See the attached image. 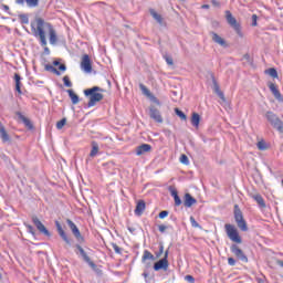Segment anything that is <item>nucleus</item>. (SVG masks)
<instances>
[{
    "instance_id": "obj_1",
    "label": "nucleus",
    "mask_w": 283,
    "mask_h": 283,
    "mask_svg": "<svg viewBox=\"0 0 283 283\" xmlns=\"http://www.w3.org/2000/svg\"><path fill=\"white\" fill-rule=\"evenodd\" d=\"M31 32L39 39L40 45L44 48V53L50 54V48H48V38L45 32L49 34V42L51 45H56L59 43V35H56V29L52 23L45 21L43 18H35L31 22Z\"/></svg>"
},
{
    "instance_id": "obj_2",
    "label": "nucleus",
    "mask_w": 283,
    "mask_h": 283,
    "mask_svg": "<svg viewBox=\"0 0 283 283\" xmlns=\"http://www.w3.org/2000/svg\"><path fill=\"white\" fill-rule=\"evenodd\" d=\"M97 92H103V90L98 86H94L92 88H87L84 91V94L86 96H90L87 107H94L97 103H101V101L104 98L103 94Z\"/></svg>"
},
{
    "instance_id": "obj_3",
    "label": "nucleus",
    "mask_w": 283,
    "mask_h": 283,
    "mask_svg": "<svg viewBox=\"0 0 283 283\" xmlns=\"http://www.w3.org/2000/svg\"><path fill=\"white\" fill-rule=\"evenodd\" d=\"M265 118L270 123V125L273 127V129H276L279 134H283V122L282 119H280V117L275 113L268 111L265 113Z\"/></svg>"
},
{
    "instance_id": "obj_4",
    "label": "nucleus",
    "mask_w": 283,
    "mask_h": 283,
    "mask_svg": "<svg viewBox=\"0 0 283 283\" xmlns=\"http://www.w3.org/2000/svg\"><path fill=\"white\" fill-rule=\"evenodd\" d=\"M224 229L231 242H235V244H242V237H240V232H238V229H235V226L231 223H226Z\"/></svg>"
},
{
    "instance_id": "obj_5",
    "label": "nucleus",
    "mask_w": 283,
    "mask_h": 283,
    "mask_svg": "<svg viewBox=\"0 0 283 283\" xmlns=\"http://www.w3.org/2000/svg\"><path fill=\"white\" fill-rule=\"evenodd\" d=\"M234 220L240 231H249V226L247 224V220H244V214L238 205H234Z\"/></svg>"
},
{
    "instance_id": "obj_6",
    "label": "nucleus",
    "mask_w": 283,
    "mask_h": 283,
    "mask_svg": "<svg viewBox=\"0 0 283 283\" xmlns=\"http://www.w3.org/2000/svg\"><path fill=\"white\" fill-rule=\"evenodd\" d=\"M75 253H76V255H80V258H82L83 262H85L86 264H88V266H90L93 271H96V269H97L96 263H94V261H92V259L90 258V255H87V252H85V250L83 249V247H81V244H78V243L75 244Z\"/></svg>"
},
{
    "instance_id": "obj_7",
    "label": "nucleus",
    "mask_w": 283,
    "mask_h": 283,
    "mask_svg": "<svg viewBox=\"0 0 283 283\" xmlns=\"http://www.w3.org/2000/svg\"><path fill=\"white\" fill-rule=\"evenodd\" d=\"M66 224L71 229L78 244H83V242H85V238L81 235V230H78V227H76V223H74V221H72L71 219H66Z\"/></svg>"
},
{
    "instance_id": "obj_8",
    "label": "nucleus",
    "mask_w": 283,
    "mask_h": 283,
    "mask_svg": "<svg viewBox=\"0 0 283 283\" xmlns=\"http://www.w3.org/2000/svg\"><path fill=\"white\" fill-rule=\"evenodd\" d=\"M226 20L229 23V25L233 28L237 34H240L241 32L240 23H238V20L233 17L231 11L229 10L226 11Z\"/></svg>"
},
{
    "instance_id": "obj_9",
    "label": "nucleus",
    "mask_w": 283,
    "mask_h": 283,
    "mask_svg": "<svg viewBox=\"0 0 283 283\" xmlns=\"http://www.w3.org/2000/svg\"><path fill=\"white\" fill-rule=\"evenodd\" d=\"M230 251L241 262H245V263L249 262V258H247V254H244V251H242V249H240V247H238V244H232L230 247Z\"/></svg>"
},
{
    "instance_id": "obj_10",
    "label": "nucleus",
    "mask_w": 283,
    "mask_h": 283,
    "mask_svg": "<svg viewBox=\"0 0 283 283\" xmlns=\"http://www.w3.org/2000/svg\"><path fill=\"white\" fill-rule=\"evenodd\" d=\"M81 70H83V72H86V74L92 73V60L90 59V55L84 54L82 56Z\"/></svg>"
},
{
    "instance_id": "obj_11",
    "label": "nucleus",
    "mask_w": 283,
    "mask_h": 283,
    "mask_svg": "<svg viewBox=\"0 0 283 283\" xmlns=\"http://www.w3.org/2000/svg\"><path fill=\"white\" fill-rule=\"evenodd\" d=\"M32 222L36 227L38 231H40V233H43V235H46L48 238L52 235V233H50V230L45 228L43 222H41V220H39L36 217L32 218Z\"/></svg>"
},
{
    "instance_id": "obj_12",
    "label": "nucleus",
    "mask_w": 283,
    "mask_h": 283,
    "mask_svg": "<svg viewBox=\"0 0 283 283\" xmlns=\"http://www.w3.org/2000/svg\"><path fill=\"white\" fill-rule=\"evenodd\" d=\"M55 227L57 229V233L60 238H62V240H64L65 243L69 244V247H72V240L70 239V237H67V233H65V230H63V226H61L59 221H55Z\"/></svg>"
},
{
    "instance_id": "obj_13",
    "label": "nucleus",
    "mask_w": 283,
    "mask_h": 283,
    "mask_svg": "<svg viewBox=\"0 0 283 283\" xmlns=\"http://www.w3.org/2000/svg\"><path fill=\"white\" fill-rule=\"evenodd\" d=\"M149 116L155 123H163V115L160 114V111L156 108V106L149 107Z\"/></svg>"
},
{
    "instance_id": "obj_14",
    "label": "nucleus",
    "mask_w": 283,
    "mask_h": 283,
    "mask_svg": "<svg viewBox=\"0 0 283 283\" xmlns=\"http://www.w3.org/2000/svg\"><path fill=\"white\" fill-rule=\"evenodd\" d=\"M139 90L144 94V96H147V98H150L153 101V103H156L157 105H160V102L158 101V98H156V96H154L151 94V91H149V88H147V86H145V84L140 83L139 84Z\"/></svg>"
},
{
    "instance_id": "obj_15",
    "label": "nucleus",
    "mask_w": 283,
    "mask_h": 283,
    "mask_svg": "<svg viewBox=\"0 0 283 283\" xmlns=\"http://www.w3.org/2000/svg\"><path fill=\"white\" fill-rule=\"evenodd\" d=\"M169 269V261L167 259H160L154 264V271H167Z\"/></svg>"
},
{
    "instance_id": "obj_16",
    "label": "nucleus",
    "mask_w": 283,
    "mask_h": 283,
    "mask_svg": "<svg viewBox=\"0 0 283 283\" xmlns=\"http://www.w3.org/2000/svg\"><path fill=\"white\" fill-rule=\"evenodd\" d=\"M210 35L212 38L213 43H217V45H220L221 48H229L227 41L222 36L218 35V33L212 31L210 32Z\"/></svg>"
},
{
    "instance_id": "obj_17",
    "label": "nucleus",
    "mask_w": 283,
    "mask_h": 283,
    "mask_svg": "<svg viewBox=\"0 0 283 283\" xmlns=\"http://www.w3.org/2000/svg\"><path fill=\"white\" fill-rule=\"evenodd\" d=\"M269 88H270L271 93L273 94L274 98H276V101H279V103H283V96H282V93H280L277 85H275L274 83H269Z\"/></svg>"
},
{
    "instance_id": "obj_18",
    "label": "nucleus",
    "mask_w": 283,
    "mask_h": 283,
    "mask_svg": "<svg viewBox=\"0 0 283 283\" xmlns=\"http://www.w3.org/2000/svg\"><path fill=\"white\" fill-rule=\"evenodd\" d=\"M151 268V264H146V268L143 272V277L145 279L146 283H156V279L154 277L153 274L149 273V269Z\"/></svg>"
},
{
    "instance_id": "obj_19",
    "label": "nucleus",
    "mask_w": 283,
    "mask_h": 283,
    "mask_svg": "<svg viewBox=\"0 0 283 283\" xmlns=\"http://www.w3.org/2000/svg\"><path fill=\"white\" fill-rule=\"evenodd\" d=\"M198 200L191 196V193L187 192L184 196V207H187L188 209L193 207V205H197Z\"/></svg>"
},
{
    "instance_id": "obj_20",
    "label": "nucleus",
    "mask_w": 283,
    "mask_h": 283,
    "mask_svg": "<svg viewBox=\"0 0 283 283\" xmlns=\"http://www.w3.org/2000/svg\"><path fill=\"white\" fill-rule=\"evenodd\" d=\"M136 156H143L145 154H149L151 151V145L149 144H142L140 146L136 147Z\"/></svg>"
},
{
    "instance_id": "obj_21",
    "label": "nucleus",
    "mask_w": 283,
    "mask_h": 283,
    "mask_svg": "<svg viewBox=\"0 0 283 283\" xmlns=\"http://www.w3.org/2000/svg\"><path fill=\"white\" fill-rule=\"evenodd\" d=\"M145 209H146L145 200H139L135 208V216H143V213L145 212Z\"/></svg>"
},
{
    "instance_id": "obj_22",
    "label": "nucleus",
    "mask_w": 283,
    "mask_h": 283,
    "mask_svg": "<svg viewBox=\"0 0 283 283\" xmlns=\"http://www.w3.org/2000/svg\"><path fill=\"white\" fill-rule=\"evenodd\" d=\"M251 198L255 200V202L259 205V207H261V209L266 208V202H264V198H262L260 193L252 195Z\"/></svg>"
},
{
    "instance_id": "obj_23",
    "label": "nucleus",
    "mask_w": 283,
    "mask_h": 283,
    "mask_svg": "<svg viewBox=\"0 0 283 283\" xmlns=\"http://www.w3.org/2000/svg\"><path fill=\"white\" fill-rule=\"evenodd\" d=\"M0 138L2 143H10V135H8V132H6V127H3V125H0Z\"/></svg>"
},
{
    "instance_id": "obj_24",
    "label": "nucleus",
    "mask_w": 283,
    "mask_h": 283,
    "mask_svg": "<svg viewBox=\"0 0 283 283\" xmlns=\"http://www.w3.org/2000/svg\"><path fill=\"white\" fill-rule=\"evenodd\" d=\"M67 94L72 101L73 105H78L81 98L78 97V95H76V93H74L73 90H67Z\"/></svg>"
},
{
    "instance_id": "obj_25",
    "label": "nucleus",
    "mask_w": 283,
    "mask_h": 283,
    "mask_svg": "<svg viewBox=\"0 0 283 283\" xmlns=\"http://www.w3.org/2000/svg\"><path fill=\"white\" fill-rule=\"evenodd\" d=\"M15 115L18 116V118H20V120H22V123H24L27 127H30V129H32V123L30 122V119H28V117H24L21 112H15Z\"/></svg>"
},
{
    "instance_id": "obj_26",
    "label": "nucleus",
    "mask_w": 283,
    "mask_h": 283,
    "mask_svg": "<svg viewBox=\"0 0 283 283\" xmlns=\"http://www.w3.org/2000/svg\"><path fill=\"white\" fill-rule=\"evenodd\" d=\"M98 150H99L98 143L92 142V149L90 153V157L96 158V156H98Z\"/></svg>"
},
{
    "instance_id": "obj_27",
    "label": "nucleus",
    "mask_w": 283,
    "mask_h": 283,
    "mask_svg": "<svg viewBox=\"0 0 283 283\" xmlns=\"http://www.w3.org/2000/svg\"><path fill=\"white\" fill-rule=\"evenodd\" d=\"M156 256H154V254H151V252H149L148 250L144 251V254L142 256V262H147V260H151L153 262L156 261Z\"/></svg>"
},
{
    "instance_id": "obj_28",
    "label": "nucleus",
    "mask_w": 283,
    "mask_h": 283,
    "mask_svg": "<svg viewBox=\"0 0 283 283\" xmlns=\"http://www.w3.org/2000/svg\"><path fill=\"white\" fill-rule=\"evenodd\" d=\"M150 14H151L153 19H155V21H157V23H159V25H163V15H160L154 9H150Z\"/></svg>"
},
{
    "instance_id": "obj_29",
    "label": "nucleus",
    "mask_w": 283,
    "mask_h": 283,
    "mask_svg": "<svg viewBox=\"0 0 283 283\" xmlns=\"http://www.w3.org/2000/svg\"><path fill=\"white\" fill-rule=\"evenodd\" d=\"M191 125L193 127H199L200 126V115L198 113H192Z\"/></svg>"
},
{
    "instance_id": "obj_30",
    "label": "nucleus",
    "mask_w": 283,
    "mask_h": 283,
    "mask_svg": "<svg viewBox=\"0 0 283 283\" xmlns=\"http://www.w3.org/2000/svg\"><path fill=\"white\" fill-rule=\"evenodd\" d=\"M14 81H15V91L19 94H22L21 92V75H19L18 73L14 74Z\"/></svg>"
},
{
    "instance_id": "obj_31",
    "label": "nucleus",
    "mask_w": 283,
    "mask_h": 283,
    "mask_svg": "<svg viewBox=\"0 0 283 283\" xmlns=\"http://www.w3.org/2000/svg\"><path fill=\"white\" fill-rule=\"evenodd\" d=\"M44 70L46 72H52L53 74H56V76H61V72L56 70V67L52 66L51 64H45Z\"/></svg>"
},
{
    "instance_id": "obj_32",
    "label": "nucleus",
    "mask_w": 283,
    "mask_h": 283,
    "mask_svg": "<svg viewBox=\"0 0 283 283\" xmlns=\"http://www.w3.org/2000/svg\"><path fill=\"white\" fill-rule=\"evenodd\" d=\"M19 19H20V22L24 25H28V23H30V18L25 13L20 14Z\"/></svg>"
},
{
    "instance_id": "obj_33",
    "label": "nucleus",
    "mask_w": 283,
    "mask_h": 283,
    "mask_svg": "<svg viewBox=\"0 0 283 283\" xmlns=\"http://www.w3.org/2000/svg\"><path fill=\"white\" fill-rule=\"evenodd\" d=\"M28 8H39V0H25Z\"/></svg>"
},
{
    "instance_id": "obj_34",
    "label": "nucleus",
    "mask_w": 283,
    "mask_h": 283,
    "mask_svg": "<svg viewBox=\"0 0 283 283\" xmlns=\"http://www.w3.org/2000/svg\"><path fill=\"white\" fill-rule=\"evenodd\" d=\"M265 74H269V76H272V78H277V70L271 67L265 71Z\"/></svg>"
},
{
    "instance_id": "obj_35",
    "label": "nucleus",
    "mask_w": 283,
    "mask_h": 283,
    "mask_svg": "<svg viewBox=\"0 0 283 283\" xmlns=\"http://www.w3.org/2000/svg\"><path fill=\"white\" fill-rule=\"evenodd\" d=\"M190 224L193 227V229H202V226H200V223H198L193 217H190Z\"/></svg>"
},
{
    "instance_id": "obj_36",
    "label": "nucleus",
    "mask_w": 283,
    "mask_h": 283,
    "mask_svg": "<svg viewBox=\"0 0 283 283\" xmlns=\"http://www.w3.org/2000/svg\"><path fill=\"white\" fill-rule=\"evenodd\" d=\"M175 114H177L181 120H187V115L182 113V111L175 108Z\"/></svg>"
},
{
    "instance_id": "obj_37",
    "label": "nucleus",
    "mask_w": 283,
    "mask_h": 283,
    "mask_svg": "<svg viewBox=\"0 0 283 283\" xmlns=\"http://www.w3.org/2000/svg\"><path fill=\"white\" fill-rule=\"evenodd\" d=\"M65 123H67V119L62 118L60 122L56 123V128L57 129H63V127H65Z\"/></svg>"
},
{
    "instance_id": "obj_38",
    "label": "nucleus",
    "mask_w": 283,
    "mask_h": 283,
    "mask_svg": "<svg viewBox=\"0 0 283 283\" xmlns=\"http://www.w3.org/2000/svg\"><path fill=\"white\" fill-rule=\"evenodd\" d=\"M113 250L115 251V253H117L118 255H120V253H123V249H120V247H118V244L116 243H112Z\"/></svg>"
},
{
    "instance_id": "obj_39",
    "label": "nucleus",
    "mask_w": 283,
    "mask_h": 283,
    "mask_svg": "<svg viewBox=\"0 0 283 283\" xmlns=\"http://www.w3.org/2000/svg\"><path fill=\"white\" fill-rule=\"evenodd\" d=\"M63 82L65 87H72V82L70 81V77L67 75L63 77Z\"/></svg>"
},
{
    "instance_id": "obj_40",
    "label": "nucleus",
    "mask_w": 283,
    "mask_h": 283,
    "mask_svg": "<svg viewBox=\"0 0 283 283\" xmlns=\"http://www.w3.org/2000/svg\"><path fill=\"white\" fill-rule=\"evenodd\" d=\"M180 163L182 165H189V157H187V155H181L180 156Z\"/></svg>"
},
{
    "instance_id": "obj_41",
    "label": "nucleus",
    "mask_w": 283,
    "mask_h": 283,
    "mask_svg": "<svg viewBox=\"0 0 283 283\" xmlns=\"http://www.w3.org/2000/svg\"><path fill=\"white\" fill-rule=\"evenodd\" d=\"M163 253H165V245L160 244L159 245V251L156 252V258H160L163 255Z\"/></svg>"
},
{
    "instance_id": "obj_42",
    "label": "nucleus",
    "mask_w": 283,
    "mask_h": 283,
    "mask_svg": "<svg viewBox=\"0 0 283 283\" xmlns=\"http://www.w3.org/2000/svg\"><path fill=\"white\" fill-rule=\"evenodd\" d=\"M258 149H260L261 151H264V149H266V144H264V142H259L256 144Z\"/></svg>"
},
{
    "instance_id": "obj_43",
    "label": "nucleus",
    "mask_w": 283,
    "mask_h": 283,
    "mask_svg": "<svg viewBox=\"0 0 283 283\" xmlns=\"http://www.w3.org/2000/svg\"><path fill=\"white\" fill-rule=\"evenodd\" d=\"M174 200H175L176 207H180V205H182V200L180 199V196L177 195V197H175Z\"/></svg>"
},
{
    "instance_id": "obj_44",
    "label": "nucleus",
    "mask_w": 283,
    "mask_h": 283,
    "mask_svg": "<svg viewBox=\"0 0 283 283\" xmlns=\"http://www.w3.org/2000/svg\"><path fill=\"white\" fill-rule=\"evenodd\" d=\"M167 216H169V211H167V210L159 212L160 220H164V218H167Z\"/></svg>"
},
{
    "instance_id": "obj_45",
    "label": "nucleus",
    "mask_w": 283,
    "mask_h": 283,
    "mask_svg": "<svg viewBox=\"0 0 283 283\" xmlns=\"http://www.w3.org/2000/svg\"><path fill=\"white\" fill-rule=\"evenodd\" d=\"M25 227H27V231H28L29 233H32L33 235H35L34 227H32L31 224H25Z\"/></svg>"
},
{
    "instance_id": "obj_46",
    "label": "nucleus",
    "mask_w": 283,
    "mask_h": 283,
    "mask_svg": "<svg viewBox=\"0 0 283 283\" xmlns=\"http://www.w3.org/2000/svg\"><path fill=\"white\" fill-rule=\"evenodd\" d=\"M185 280H186V282H189V283L196 282V279L192 275H189V274L185 276Z\"/></svg>"
},
{
    "instance_id": "obj_47",
    "label": "nucleus",
    "mask_w": 283,
    "mask_h": 283,
    "mask_svg": "<svg viewBox=\"0 0 283 283\" xmlns=\"http://www.w3.org/2000/svg\"><path fill=\"white\" fill-rule=\"evenodd\" d=\"M170 191V196H172V198L178 197V190H176L175 188H169Z\"/></svg>"
},
{
    "instance_id": "obj_48",
    "label": "nucleus",
    "mask_w": 283,
    "mask_h": 283,
    "mask_svg": "<svg viewBox=\"0 0 283 283\" xmlns=\"http://www.w3.org/2000/svg\"><path fill=\"white\" fill-rule=\"evenodd\" d=\"M158 229H159L160 233H165L167 231V226L160 224V226H158Z\"/></svg>"
},
{
    "instance_id": "obj_49",
    "label": "nucleus",
    "mask_w": 283,
    "mask_h": 283,
    "mask_svg": "<svg viewBox=\"0 0 283 283\" xmlns=\"http://www.w3.org/2000/svg\"><path fill=\"white\" fill-rule=\"evenodd\" d=\"M252 25L255 28V25H258V15L253 14L252 15Z\"/></svg>"
},
{
    "instance_id": "obj_50",
    "label": "nucleus",
    "mask_w": 283,
    "mask_h": 283,
    "mask_svg": "<svg viewBox=\"0 0 283 283\" xmlns=\"http://www.w3.org/2000/svg\"><path fill=\"white\" fill-rule=\"evenodd\" d=\"M228 264H229L230 266H235V259L229 258V259H228Z\"/></svg>"
},
{
    "instance_id": "obj_51",
    "label": "nucleus",
    "mask_w": 283,
    "mask_h": 283,
    "mask_svg": "<svg viewBox=\"0 0 283 283\" xmlns=\"http://www.w3.org/2000/svg\"><path fill=\"white\" fill-rule=\"evenodd\" d=\"M217 95L219 96V98H221V101L226 102L227 99L224 98V93H222V91H218Z\"/></svg>"
},
{
    "instance_id": "obj_52",
    "label": "nucleus",
    "mask_w": 283,
    "mask_h": 283,
    "mask_svg": "<svg viewBox=\"0 0 283 283\" xmlns=\"http://www.w3.org/2000/svg\"><path fill=\"white\" fill-rule=\"evenodd\" d=\"M165 59H166V63H167L168 65H174V59H171V57H169V56H166Z\"/></svg>"
},
{
    "instance_id": "obj_53",
    "label": "nucleus",
    "mask_w": 283,
    "mask_h": 283,
    "mask_svg": "<svg viewBox=\"0 0 283 283\" xmlns=\"http://www.w3.org/2000/svg\"><path fill=\"white\" fill-rule=\"evenodd\" d=\"M17 6H25V0H14Z\"/></svg>"
},
{
    "instance_id": "obj_54",
    "label": "nucleus",
    "mask_w": 283,
    "mask_h": 283,
    "mask_svg": "<svg viewBox=\"0 0 283 283\" xmlns=\"http://www.w3.org/2000/svg\"><path fill=\"white\" fill-rule=\"evenodd\" d=\"M59 70H61V72H65L67 70V66H65V64H60Z\"/></svg>"
},
{
    "instance_id": "obj_55",
    "label": "nucleus",
    "mask_w": 283,
    "mask_h": 283,
    "mask_svg": "<svg viewBox=\"0 0 283 283\" xmlns=\"http://www.w3.org/2000/svg\"><path fill=\"white\" fill-rule=\"evenodd\" d=\"M214 92H216V94H218V92H220V86L218 85V83H214Z\"/></svg>"
},
{
    "instance_id": "obj_56",
    "label": "nucleus",
    "mask_w": 283,
    "mask_h": 283,
    "mask_svg": "<svg viewBox=\"0 0 283 283\" xmlns=\"http://www.w3.org/2000/svg\"><path fill=\"white\" fill-rule=\"evenodd\" d=\"M2 10H4V12H8V11L10 10V7L7 6V4H3V6H2Z\"/></svg>"
},
{
    "instance_id": "obj_57",
    "label": "nucleus",
    "mask_w": 283,
    "mask_h": 283,
    "mask_svg": "<svg viewBox=\"0 0 283 283\" xmlns=\"http://www.w3.org/2000/svg\"><path fill=\"white\" fill-rule=\"evenodd\" d=\"M167 258H169V250H166V251H165L164 259H166V260H167Z\"/></svg>"
},
{
    "instance_id": "obj_58",
    "label": "nucleus",
    "mask_w": 283,
    "mask_h": 283,
    "mask_svg": "<svg viewBox=\"0 0 283 283\" xmlns=\"http://www.w3.org/2000/svg\"><path fill=\"white\" fill-rule=\"evenodd\" d=\"M243 59H245V61H249L251 59V56L249 54L243 55Z\"/></svg>"
},
{
    "instance_id": "obj_59",
    "label": "nucleus",
    "mask_w": 283,
    "mask_h": 283,
    "mask_svg": "<svg viewBox=\"0 0 283 283\" xmlns=\"http://www.w3.org/2000/svg\"><path fill=\"white\" fill-rule=\"evenodd\" d=\"M212 4H213V6H220V3L218 2V0H212Z\"/></svg>"
},
{
    "instance_id": "obj_60",
    "label": "nucleus",
    "mask_w": 283,
    "mask_h": 283,
    "mask_svg": "<svg viewBox=\"0 0 283 283\" xmlns=\"http://www.w3.org/2000/svg\"><path fill=\"white\" fill-rule=\"evenodd\" d=\"M53 65H55V66H56V65H61V62L54 61V62H53Z\"/></svg>"
},
{
    "instance_id": "obj_61",
    "label": "nucleus",
    "mask_w": 283,
    "mask_h": 283,
    "mask_svg": "<svg viewBox=\"0 0 283 283\" xmlns=\"http://www.w3.org/2000/svg\"><path fill=\"white\" fill-rule=\"evenodd\" d=\"M128 231H130V233H134V229L133 228H128Z\"/></svg>"
},
{
    "instance_id": "obj_62",
    "label": "nucleus",
    "mask_w": 283,
    "mask_h": 283,
    "mask_svg": "<svg viewBox=\"0 0 283 283\" xmlns=\"http://www.w3.org/2000/svg\"><path fill=\"white\" fill-rule=\"evenodd\" d=\"M202 8H209V7H208V4H203V7H202Z\"/></svg>"
},
{
    "instance_id": "obj_63",
    "label": "nucleus",
    "mask_w": 283,
    "mask_h": 283,
    "mask_svg": "<svg viewBox=\"0 0 283 283\" xmlns=\"http://www.w3.org/2000/svg\"><path fill=\"white\" fill-rule=\"evenodd\" d=\"M0 280H1V275H0Z\"/></svg>"
}]
</instances>
